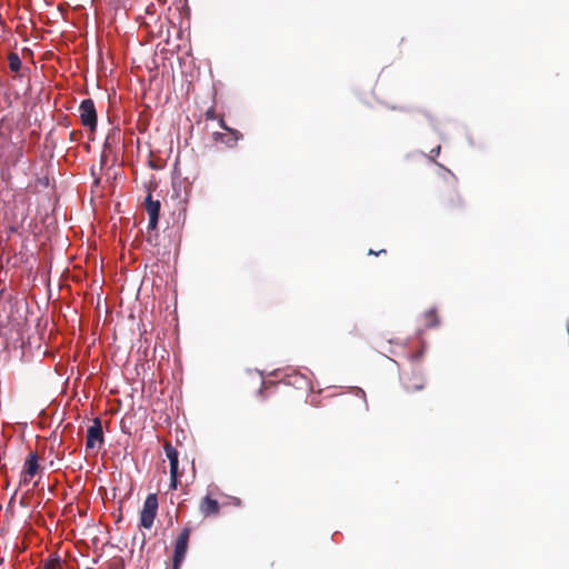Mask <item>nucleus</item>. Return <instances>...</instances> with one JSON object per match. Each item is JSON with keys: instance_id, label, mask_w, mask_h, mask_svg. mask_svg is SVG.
Here are the masks:
<instances>
[{"instance_id": "nucleus-10", "label": "nucleus", "mask_w": 569, "mask_h": 569, "mask_svg": "<svg viewBox=\"0 0 569 569\" xmlns=\"http://www.w3.org/2000/svg\"><path fill=\"white\" fill-rule=\"evenodd\" d=\"M166 456L170 462V473H179V459H178V451L177 449L171 445V442L167 441L163 446Z\"/></svg>"}, {"instance_id": "nucleus-5", "label": "nucleus", "mask_w": 569, "mask_h": 569, "mask_svg": "<svg viewBox=\"0 0 569 569\" xmlns=\"http://www.w3.org/2000/svg\"><path fill=\"white\" fill-rule=\"evenodd\" d=\"M39 471V457L36 452H30L26 459L21 476L20 486L28 485Z\"/></svg>"}, {"instance_id": "nucleus-13", "label": "nucleus", "mask_w": 569, "mask_h": 569, "mask_svg": "<svg viewBox=\"0 0 569 569\" xmlns=\"http://www.w3.org/2000/svg\"><path fill=\"white\" fill-rule=\"evenodd\" d=\"M43 569H62V561L59 558H49L46 560Z\"/></svg>"}, {"instance_id": "nucleus-12", "label": "nucleus", "mask_w": 569, "mask_h": 569, "mask_svg": "<svg viewBox=\"0 0 569 569\" xmlns=\"http://www.w3.org/2000/svg\"><path fill=\"white\" fill-rule=\"evenodd\" d=\"M9 67L12 71H19L21 68V60L17 53L9 54Z\"/></svg>"}, {"instance_id": "nucleus-8", "label": "nucleus", "mask_w": 569, "mask_h": 569, "mask_svg": "<svg viewBox=\"0 0 569 569\" xmlns=\"http://www.w3.org/2000/svg\"><path fill=\"white\" fill-rule=\"evenodd\" d=\"M218 120H219V124H220V127H221L222 129H224L226 131L230 132L232 137H231V138H228V139H224V138H226V134L220 133V132H214V133H213V139H214V141H217V142H218V141H221V142H223V143H226L228 147H234V146L237 144V142L239 141V139H241V138H242V134H241L239 131H237V130H233V129L229 128V127L226 124V122H224V120H223V118H222V117H219V119H218Z\"/></svg>"}, {"instance_id": "nucleus-16", "label": "nucleus", "mask_w": 569, "mask_h": 569, "mask_svg": "<svg viewBox=\"0 0 569 569\" xmlns=\"http://www.w3.org/2000/svg\"><path fill=\"white\" fill-rule=\"evenodd\" d=\"M220 116H218L213 108H210L206 111V118L210 120L219 119Z\"/></svg>"}, {"instance_id": "nucleus-2", "label": "nucleus", "mask_w": 569, "mask_h": 569, "mask_svg": "<svg viewBox=\"0 0 569 569\" xmlns=\"http://www.w3.org/2000/svg\"><path fill=\"white\" fill-rule=\"evenodd\" d=\"M79 116L81 124L90 131L97 128V111L92 99H84L79 106Z\"/></svg>"}, {"instance_id": "nucleus-7", "label": "nucleus", "mask_w": 569, "mask_h": 569, "mask_svg": "<svg viewBox=\"0 0 569 569\" xmlns=\"http://www.w3.org/2000/svg\"><path fill=\"white\" fill-rule=\"evenodd\" d=\"M146 211L149 216L148 229L154 230L158 226L159 213H160V201L153 200L152 194L149 192L144 200Z\"/></svg>"}, {"instance_id": "nucleus-20", "label": "nucleus", "mask_w": 569, "mask_h": 569, "mask_svg": "<svg viewBox=\"0 0 569 569\" xmlns=\"http://www.w3.org/2000/svg\"><path fill=\"white\" fill-rule=\"evenodd\" d=\"M439 152H440V147H437V149L431 150V153L439 154Z\"/></svg>"}, {"instance_id": "nucleus-15", "label": "nucleus", "mask_w": 569, "mask_h": 569, "mask_svg": "<svg viewBox=\"0 0 569 569\" xmlns=\"http://www.w3.org/2000/svg\"><path fill=\"white\" fill-rule=\"evenodd\" d=\"M180 477V473H170V489L176 490L178 487V479Z\"/></svg>"}, {"instance_id": "nucleus-3", "label": "nucleus", "mask_w": 569, "mask_h": 569, "mask_svg": "<svg viewBox=\"0 0 569 569\" xmlns=\"http://www.w3.org/2000/svg\"><path fill=\"white\" fill-rule=\"evenodd\" d=\"M190 535H191V529L189 527H186L182 529V531L177 537V540L174 543V552H173V569H179L181 562L183 561V559L186 557Z\"/></svg>"}, {"instance_id": "nucleus-17", "label": "nucleus", "mask_w": 569, "mask_h": 569, "mask_svg": "<svg viewBox=\"0 0 569 569\" xmlns=\"http://www.w3.org/2000/svg\"><path fill=\"white\" fill-rule=\"evenodd\" d=\"M461 203H462V200L459 194H457L456 199H450L451 207L460 206Z\"/></svg>"}, {"instance_id": "nucleus-19", "label": "nucleus", "mask_w": 569, "mask_h": 569, "mask_svg": "<svg viewBox=\"0 0 569 569\" xmlns=\"http://www.w3.org/2000/svg\"><path fill=\"white\" fill-rule=\"evenodd\" d=\"M40 182H41L44 187H48V184H49V179H48V178H44V179L40 180Z\"/></svg>"}, {"instance_id": "nucleus-4", "label": "nucleus", "mask_w": 569, "mask_h": 569, "mask_svg": "<svg viewBox=\"0 0 569 569\" xmlns=\"http://www.w3.org/2000/svg\"><path fill=\"white\" fill-rule=\"evenodd\" d=\"M402 385L409 392L421 391L426 386V377L419 368H412L410 373L403 376Z\"/></svg>"}, {"instance_id": "nucleus-9", "label": "nucleus", "mask_w": 569, "mask_h": 569, "mask_svg": "<svg viewBox=\"0 0 569 569\" xmlns=\"http://www.w3.org/2000/svg\"><path fill=\"white\" fill-rule=\"evenodd\" d=\"M199 510L203 517H216L220 512V503L218 500L207 495L201 499Z\"/></svg>"}, {"instance_id": "nucleus-11", "label": "nucleus", "mask_w": 569, "mask_h": 569, "mask_svg": "<svg viewBox=\"0 0 569 569\" xmlns=\"http://www.w3.org/2000/svg\"><path fill=\"white\" fill-rule=\"evenodd\" d=\"M425 326L427 328H435L439 325V318L436 309H430L423 315Z\"/></svg>"}, {"instance_id": "nucleus-18", "label": "nucleus", "mask_w": 569, "mask_h": 569, "mask_svg": "<svg viewBox=\"0 0 569 569\" xmlns=\"http://www.w3.org/2000/svg\"><path fill=\"white\" fill-rule=\"evenodd\" d=\"M386 253H387L386 249H381L379 251H375V250L370 249L368 251V254H370V256H380V254H386Z\"/></svg>"}, {"instance_id": "nucleus-14", "label": "nucleus", "mask_w": 569, "mask_h": 569, "mask_svg": "<svg viewBox=\"0 0 569 569\" xmlns=\"http://www.w3.org/2000/svg\"><path fill=\"white\" fill-rule=\"evenodd\" d=\"M422 355H423V348H421V349H420L419 351H417V352H412V353H410V355L408 356V359H409L412 363H415V362H419V361H420V359H421V357H422Z\"/></svg>"}, {"instance_id": "nucleus-1", "label": "nucleus", "mask_w": 569, "mask_h": 569, "mask_svg": "<svg viewBox=\"0 0 569 569\" xmlns=\"http://www.w3.org/2000/svg\"><path fill=\"white\" fill-rule=\"evenodd\" d=\"M158 497L156 493L147 496L142 510L140 511V526L150 529L153 526L158 511Z\"/></svg>"}, {"instance_id": "nucleus-6", "label": "nucleus", "mask_w": 569, "mask_h": 569, "mask_svg": "<svg viewBox=\"0 0 569 569\" xmlns=\"http://www.w3.org/2000/svg\"><path fill=\"white\" fill-rule=\"evenodd\" d=\"M92 426L87 431L86 448L94 449L97 445L102 446L104 442L102 426L100 418H94Z\"/></svg>"}]
</instances>
